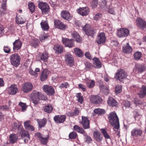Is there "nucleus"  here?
<instances>
[{
	"label": "nucleus",
	"mask_w": 146,
	"mask_h": 146,
	"mask_svg": "<svg viewBox=\"0 0 146 146\" xmlns=\"http://www.w3.org/2000/svg\"><path fill=\"white\" fill-rule=\"evenodd\" d=\"M82 120L80 122L83 128L84 129H89L90 128V121L87 117L82 116L81 117Z\"/></svg>",
	"instance_id": "obj_8"
},
{
	"label": "nucleus",
	"mask_w": 146,
	"mask_h": 146,
	"mask_svg": "<svg viewBox=\"0 0 146 146\" xmlns=\"http://www.w3.org/2000/svg\"><path fill=\"white\" fill-rule=\"evenodd\" d=\"M74 130L77 132L83 134L85 131L84 129L78 125H75L73 127Z\"/></svg>",
	"instance_id": "obj_37"
},
{
	"label": "nucleus",
	"mask_w": 146,
	"mask_h": 146,
	"mask_svg": "<svg viewBox=\"0 0 146 146\" xmlns=\"http://www.w3.org/2000/svg\"><path fill=\"white\" fill-rule=\"evenodd\" d=\"M102 132L106 139H110V135H108L106 130L104 129H101Z\"/></svg>",
	"instance_id": "obj_55"
},
{
	"label": "nucleus",
	"mask_w": 146,
	"mask_h": 146,
	"mask_svg": "<svg viewBox=\"0 0 146 146\" xmlns=\"http://www.w3.org/2000/svg\"><path fill=\"white\" fill-rule=\"evenodd\" d=\"M129 34V30L126 29L121 28L117 31V35L119 37L127 36Z\"/></svg>",
	"instance_id": "obj_16"
},
{
	"label": "nucleus",
	"mask_w": 146,
	"mask_h": 146,
	"mask_svg": "<svg viewBox=\"0 0 146 146\" xmlns=\"http://www.w3.org/2000/svg\"><path fill=\"white\" fill-rule=\"evenodd\" d=\"M54 24L56 28L60 30H64L67 28V26L58 19L54 20Z\"/></svg>",
	"instance_id": "obj_12"
},
{
	"label": "nucleus",
	"mask_w": 146,
	"mask_h": 146,
	"mask_svg": "<svg viewBox=\"0 0 146 146\" xmlns=\"http://www.w3.org/2000/svg\"><path fill=\"white\" fill-rule=\"evenodd\" d=\"M65 61L69 66H72L74 65V58L73 56L70 53H67L65 54Z\"/></svg>",
	"instance_id": "obj_7"
},
{
	"label": "nucleus",
	"mask_w": 146,
	"mask_h": 146,
	"mask_svg": "<svg viewBox=\"0 0 146 146\" xmlns=\"http://www.w3.org/2000/svg\"><path fill=\"white\" fill-rule=\"evenodd\" d=\"M145 69V67L143 64H137L135 65V71L138 73H141L144 72Z\"/></svg>",
	"instance_id": "obj_30"
},
{
	"label": "nucleus",
	"mask_w": 146,
	"mask_h": 146,
	"mask_svg": "<svg viewBox=\"0 0 146 146\" xmlns=\"http://www.w3.org/2000/svg\"><path fill=\"white\" fill-rule=\"evenodd\" d=\"M40 25L42 30L44 31H47L49 29V27L47 20H42L40 23Z\"/></svg>",
	"instance_id": "obj_28"
},
{
	"label": "nucleus",
	"mask_w": 146,
	"mask_h": 146,
	"mask_svg": "<svg viewBox=\"0 0 146 146\" xmlns=\"http://www.w3.org/2000/svg\"><path fill=\"white\" fill-rule=\"evenodd\" d=\"M21 123H19V125H18L17 123L16 122H14L13 123V124L12 125V129H13V130L14 131L17 128L19 130V129H20V128H21Z\"/></svg>",
	"instance_id": "obj_54"
},
{
	"label": "nucleus",
	"mask_w": 146,
	"mask_h": 146,
	"mask_svg": "<svg viewBox=\"0 0 146 146\" xmlns=\"http://www.w3.org/2000/svg\"><path fill=\"white\" fill-rule=\"evenodd\" d=\"M62 42L66 47L72 48L74 46V43L72 39H69L68 38H63Z\"/></svg>",
	"instance_id": "obj_18"
},
{
	"label": "nucleus",
	"mask_w": 146,
	"mask_h": 146,
	"mask_svg": "<svg viewBox=\"0 0 146 146\" xmlns=\"http://www.w3.org/2000/svg\"><path fill=\"white\" fill-rule=\"evenodd\" d=\"M107 104L108 106L112 107H117L119 105V103L113 97H109L108 99Z\"/></svg>",
	"instance_id": "obj_20"
},
{
	"label": "nucleus",
	"mask_w": 146,
	"mask_h": 146,
	"mask_svg": "<svg viewBox=\"0 0 146 146\" xmlns=\"http://www.w3.org/2000/svg\"><path fill=\"white\" fill-rule=\"evenodd\" d=\"M77 136L76 133L74 131L70 132L69 135V137L70 139H75Z\"/></svg>",
	"instance_id": "obj_52"
},
{
	"label": "nucleus",
	"mask_w": 146,
	"mask_h": 146,
	"mask_svg": "<svg viewBox=\"0 0 146 146\" xmlns=\"http://www.w3.org/2000/svg\"><path fill=\"white\" fill-rule=\"evenodd\" d=\"M84 136V142L89 144L91 143L92 141L91 138L87 135L85 131L83 134Z\"/></svg>",
	"instance_id": "obj_39"
},
{
	"label": "nucleus",
	"mask_w": 146,
	"mask_h": 146,
	"mask_svg": "<svg viewBox=\"0 0 146 146\" xmlns=\"http://www.w3.org/2000/svg\"><path fill=\"white\" fill-rule=\"evenodd\" d=\"M142 53L138 51H136L133 54L134 59L136 60H139L142 56Z\"/></svg>",
	"instance_id": "obj_41"
},
{
	"label": "nucleus",
	"mask_w": 146,
	"mask_h": 146,
	"mask_svg": "<svg viewBox=\"0 0 146 146\" xmlns=\"http://www.w3.org/2000/svg\"><path fill=\"white\" fill-rule=\"evenodd\" d=\"M53 49L55 51V53L57 54H60L63 52V48L62 46L58 44L54 45Z\"/></svg>",
	"instance_id": "obj_31"
},
{
	"label": "nucleus",
	"mask_w": 146,
	"mask_h": 146,
	"mask_svg": "<svg viewBox=\"0 0 146 146\" xmlns=\"http://www.w3.org/2000/svg\"><path fill=\"white\" fill-rule=\"evenodd\" d=\"M122 91L121 86L117 85L116 86L115 88V93L116 94L120 93Z\"/></svg>",
	"instance_id": "obj_56"
},
{
	"label": "nucleus",
	"mask_w": 146,
	"mask_h": 146,
	"mask_svg": "<svg viewBox=\"0 0 146 146\" xmlns=\"http://www.w3.org/2000/svg\"><path fill=\"white\" fill-rule=\"evenodd\" d=\"M106 39V37L105 33H101L98 35L96 42L99 44H104L105 42Z\"/></svg>",
	"instance_id": "obj_17"
},
{
	"label": "nucleus",
	"mask_w": 146,
	"mask_h": 146,
	"mask_svg": "<svg viewBox=\"0 0 146 146\" xmlns=\"http://www.w3.org/2000/svg\"><path fill=\"white\" fill-rule=\"evenodd\" d=\"M4 51L6 53H9L11 51V48L9 46H4L3 49Z\"/></svg>",
	"instance_id": "obj_60"
},
{
	"label": "nucleus",
	"mask_w": 146,
	"mask_h": 146,
	"mask_svg": "<svg viewBox=\"0 0 146 146\" xmlns=\"http://www.w3.org/2000/svg\"><path fill=\"white\" fill-rule=\"evenodd\" d=\"M22 42L19 39L16 40L13 43V50L15 52L19 50L21 48Z\"/></svg>",
	"instance_id": "obj_13"
},
{
	"label": "nucleus",
	"mask_w": 146,
	"mask_h": 146,
	"mask_svg": "<svg viewBox=\"0 0 146 146\" xmlns=\"http://www.w3.org/2000/svg\"><path fill=\"white\" fill-rule=\"evenodd\" d=\"M66 116L65 115H55L53 117V120L56 123H64L66 120Z\"/></svg>",
	"instance_id": "obj_10"
},
{
	"label": "nucleus",
	"mask_w": 146,
	"mask_h": 146,
	"mask_svg": "<svg viewBox=\"0 0 146 146\" xmlns=\"http://www.w3.org/2000/svg\"><path fill=\"white\" fill-rule=\"evenodd\" d=\"M40 43L39 40L36 38L34 39L32 43V45L35 48H36L38 45Z\"/></svg>",
	"instance_id": "obj_51"
},
{
	"label": "nucleus",
	"mask_w": 146,
	"mask_h": 146,
	"mask_svg": "<svg viewBox=\"0 0 146 146\" xmlns=\"http://www.w3.org/2000/svg\"><path fill=\"white\" fill-rule=\"evenodd\" d=\"M49 74V71L47 69L44 70L40 76V79L42 81L45 80L47 78Z\"/></svg>",
	"instance_id": "obj_29"
},
{
	"label": "nucleus",
	"mask_w": 146,
	"mask_h": 146,
	"mask_svg": "<svg viewBox=\"0 0 146 146\" xmlns=\"http://www.w3.org/2000/svg\"><path fill=\"white\" fill-rule=\"evenodd\" d=\"M95 82L94 80H89L86 82L87 86L89 88H93L95 85Z\"/></svg>",
	"instance_id": "obj_44"
},
{
	"label": "nucleus",
	"mask_w": 146,
	"mask_h": 146,
	"mask_svg": "<svg viewBox=\"0 0 146 146\" xmlns=\"http://www.w3.org/2000/svg\"><path fill=\"white\" fill-rule=\"evenodd\" d=\"M78 86L80 88L82 89L83 91L84 92L86 91V88L84 85H83L81 84H78Z\"/></svg>",
	"instance_id": "obj_64"
},
{
	"label": "nucleus",
	"mask_w": 146,
	"mask_h": 146,
	"mask_svg": "<svg viewBox=\"0 0 146 146\" xmlns=\"http://www.w3.org/2000/svg\"><path fill=\"white\" fill-rule=\"evenodd\" d=\"M108 118L110 124L117 129L119 127V119L115 111L111 112L108 115Z\"/></svg>",
	"instance_id": "obj_1"
},
{
	"label": "nucleus",
	"mask_w": 146,
	"mask_h": 146,
	"mask_svg": "<svg viewBox=\"0 0 146 146\" xmlns=\"http://www.w3.org/2000/svg\"><path fill=\"white\" fill-rule=\"evenodd\" d=\"M80 108L75 107L74 110L72 112H68L66 113L67 115L70 117H72L77 116L80 113Z\"/></svg>",
	"instance_id": "obj_25"
},
{
	"label": "nucleus",
	"mask_w": 146,
	"mask_h": 146,
	"mask_svg": "<svg viewBox=\"0 0 146 146\" xmlns=\"http://www.w3.org/2000/svg\"><path fill=\"white\" fill-rule=\"evenodd\" d=\"M107 2L106 0H102L100 3V8L101 9H105L106 7Z\"/></svg>",
	"instance_id": "obj_50"
},
{
	"label": "nucleus",
	"mask_w": 146,
	"mask_h": 146,
	"mask_svg": "<svg viewBox=\"0 0 146 146\" xmlns=\"http://www.w3.org/2000/svg\"><path fill=\"white\" fill-rule=\"evenodd\" d=\"M127 76V72L123 69H119L115 73L114 78L120 81L125 78Z\"/></svg>",
	"instance_id": "obj_3"
},
{
	"label": "nucleus",
	"mask_w": 146,
	"mask_h": 146,
	"mask_svg": "<svg viewBox=\"0 0 146 146\" xmlns=\"http://www.w3.org/2000/svg\"><path fill=\"white\" fill-rule=\"evenodd\" d=\"M15 21L16 23L18 25L22 24L24 23L25 21V20L23 19H15Z\"/></svg>",
	"instance_id": "obj_59"
},
{
	"label": "nucleus",
	"mask_w": 146,
	"mask_h": 146,
	"mask_svg": "<svg viewBox=\"0 0 146 146\" xmlns=\"http://www.w3.org/2000/svg\"><path fill=\"white\" fill-rule=\"evenodd\" d=\"M18 139V137L17 135L13 133L10 135L9 140L11 143H14L17 142Z\"/></svg>",
	"instance_id": "obj_35"
},
{
	"label": "nucleus",
	"mask_w": 146,
	"mask_h": 146,
	"mask_svg": "<svg viewBox=\"0 0 146 146\" xmlns=\"http://www.w3.org/2000/svg\"><path fill=\"white\" fill-rule=\"evenodd\" d=\"M93 136L95 140L98 142H100L102 140V135L98 131L94 132Z\"/></svg>",
	"instance_id": "obj_24"
},
{
	"label": "nucleus",
	"mask_w": 146,
	"mask_h": 146,
	"mask_svg": "<svg viewBox=\"0 0 146 146\" xmlns=\"http://www.w3.org/2000/svg\"><path fill=\"white\" fill-rule=\"evenodd\" d=\"M11 64L17 67L20 64L21 58L19 55L15 53L12 54L10 57Z\"/></svg>",
	"instance_id": "obj_4"
},
{
	"label": "nucleus",
	"mask_w": 146,
	"mask_h": 146,
	"mask_svg": "<svg viewBox=\"0 0 146 146\" xmlns=\"http://www.w3.org/2000/svg\"><path fill=\"white\" fill-rule=\"evenodd\" d=\"M49 56V55L48 52L44 51L42 53H41L40 55V59L44 62H45L47 61Z\"/></svg>",
	"instance_id": "obj_34"
},
{
	"label": "nucleus",
	"mask_w": 146,
	"mask_h": 146,
	"mask_svg": "<svg viewBox=\"0 0 146 146\" xmlns=\"http://www.w3.org/2000/svg\"><path fill=\"white\" fill-rule=\"evenodd\" d=\"M77 12L82 16H86L89 13V9L88 7H82L78 9Z\"/></svg>",
	"instance_id": "obj_21"
},
{
	"label": "nucleus",
	"mask_w": 146,
	"mask_h": 146,
	"mask_svg": "<svg viewBox=\"0 0 146 146\" xmlns=\"http://www.w3.org/2000/svg\"><path fill=\"white\" fill-rule=\"evenodd\" d=\"M38 7L41 10L43 15L48 14L50 11L49 6L46 2H39L38 4Z\"/></svg>",
	"instance_id": "obj_6"
},
{
	"label": "nucleus",
	"mask_w": 146,
	"mask_h": 146,
	"mask_svg": "<svg viewBox=\"0 0 146 146\" xmlns=\"http://www.w3.org/2000/svg\"><path fill=\"white\" fill-rule=\"evenodd\" d=\"M24 125L25 128L28 130L33 131L35 130V128L33 126L31 125V121L30 120H27L25 121Z\"/></svg>",
	"instance_id": "obj_27"
},
{
	"label": "nucleus",
	"mask_w": 146,
	"mask_h": 146,
	"mask_svg": "<svg viewBox=\"0 0 146 146\" xmlns=\"http://www.w3.org/2000/svg\"><path fill=\"white\" fill-rule=\"evenodd\" d=\"M29 8L30 11L32 13L35 10V7L34 4L32 2L28 4Z\"/></svg>",
	"instance_id": "obj_49"
},
{
	"label": "nucleus",
	"mask_w": 146,
	"mask_h": 146,
	"mask_svg": "<svg viewBox=\"0 0 146 146\" xmlns=\"http://www.w3.org/2000/svg\"><path fill=\"white\" fill-rule=\"evenodd\" d=\"M93 64L96 65L94 67L96 68H100L102 67V64L100 60L96 57L94 58L93 59Z\"/></svg>",
	"instance_id": "obj_32"
},
{
	"label": "nucleus",
	"mask_w": 146,
	"mask_h": 146,
	"mask_svg": "<svg viewBox=\"0 0 146 146\" xmlns=\"http://www.w3.org/2000/svg\"><path fill=\"white\" fill-rule=\"evenodd\" d=\"M33 88L32 84L29 82H26L22 86V91L25 93H27L30 92Z\"/></svg>",
	"instance_id": "obj_11"
},
{
	"label": "nucleus",
	"mask_w": 146,
	"mask_h": 146,
	"mask_svg": "<svg viewBox=\"0 0 146 146\" xmlns=\"http://www.w3.org/2000/svg\"><path fill=\"white\" fill-rule=\"evenodd\" d=\"M19 105L21 107L22 110L23 111L25 110L27 107V106L26 103H23L21 102H20Z\"/></svg>",
	"instance_id": "obj_58"
},
{
	"label": "nucleus",
	"mask_w": 146,
	"mask_h": 146,
	"mask_svg": "<svg viewBox=\"0 0 146 146\" xmlns=\"http://www.w3.org/2000/svg\"><path fill=\"white\" fill-rule=\"evenodd\" d=\"M9 94L11 95H15L18 91L17 86L15 84L11 85L9 88Z\"/></svg>",
	"instance_id": "obj_26"
},
{
	"label": "nucleus",
	"mask_w": 146,
	"mask_h": 146,
	"mask_svg": "<svg viewBox=\"0 0 146 146\" xmlns=\"http://www.w3.org/2000/svg\"><path fill=\"white\" fill-rule=\"evenodd\" d=\"M70 86V85L69 84L68 82H66L62 83L59 86V88L62 89L63 88H67Z\"/></svg>",
	"instance_id": "obj_53"
},
{
	"label": "nucleus",
	"mask_w": 146,
	"mask_h": 146,
	"mask_svg": "<svg viewBox=\"0 0 146 146\" xmlns=\"http://www.w3.org/2000/svg\"><path fill=\"white\" fill-rule=\"evenodd\" d=\"M49 138L48 135H47L45 138L43 137L39 140L40 142L43 145H46L47 143Z\"/></svg>",
	"instance_id": "obj_45"
},
{
	"label": "nucleus",
	"mask_w": 146,
	"mask_h": 146,
	"mask_svg": "<svg viewBox=\"0 0 146 146\" xmlns=\"http://www.w3.org/2000/svg\"><path fill=\"white\" fill-rule=\"evenodd\" d=\"M44 111L48 113H51L53 110V107L51 105L48 104L43 108Z\"/></svg>",
	"instance_id": "obj_38"
},
{
	"label": "nucleus",
	"mask_w": 146,
	"mask_h": 146,
	"mask_svg": "<svg viewBox=\"0 0 146 146\" xmlns=\"http://www.w3.org/2000/svg\"><path fill=\"white\" fill-rule=\"evenodd\" d=\"M38 125L39 127L41 128L44 127L46 123L47 120L45 118H43L42 119H40L37 120Z\"/></svg>",
	"instance_id": "obj_36"
},
{
	"label": "nucleus",
	"mask_w": 146,
	"mask_h": 146,
	"mask_svg": "<svg viewBox=\"0 0 146 146\" xmlns=\"http://www.w3.org/2000/svg\"><path fill=\"white\" fill-rule=\"evenodd\" d=\"M81 94L80 93L77 94L76 96L78 98V101L79 102L80 104H82L83 102L84 98L82 96H81Z\"/></svg>",
	"instance_id": "obj_46"
},
{
	"label": "nucleus",
	"mask_w": 146,
	"mask_h": 146,
	"mask_svg": "<svg viewBox=\"0 0 146 146\" xmlns=\"http://www.w3.org/2000/svg\"><path fill=\"white\" fill-rule=\"evenodd\" d=\"M142 133V130L139 129L134 128L131 131V136L133 137L141 136Z\"/></svg>",
	"instance_id": "obj_22"
},
{
	"label": "nucleus",
	"mask_w": 146,
	"mask_h": 146,
	"mask_svg": "<svg viewBox=\"0 0 146 146\" xmlns=\"http://www.w3.org/2000/svg\"><path fill=\"white\" fill-rule=\"evenodd\" d=\"M21 131L22 133L21 135V137L22 138L23 137H27L30 139L29 134L28 131L23 130V128H20Z\"/></svg>",
	"instance_id": "obj_43"
},
{
	"label": "nucleus",
	"mask_w": 146,
	"mask_h": 146,
	"mask_svg": "<svg viewBox=\"0 0 146 146\" xmlns=\"http://www.w3.org/2000/svg\"><path fill=\"white\" fill-rule=\"evenodd\" d=\"M29 73L31 75L37 76L38 74L34 71L31 69L29 70Z\"/></svg>",
	"instance_id": "obj_62"
},
{
	"label": "nucleus",
	"mask_w": 146,
	"mask_h": 146,
	"mask_svg": "<svg viewBox=\"0 0 146 146\" xmlns=\"http://www.w3.org/2000/svg\"><path fill=\"white\" fill-rule=\"evenodd\" d=\"M43 90L46 94L49 95H53L55 92L54 88L52 87L47 85H44L43 86Z\"/></svg>",
	"instance_id": "obj_14"
},
{
	"label": "nucleus",
	"mask_w": 146,
	"mask_h": 146,
	"mask_svg": "<svg viewBox=\"0 0 146 146\" xmlns=\"http://www.w3.org/2000/svg\"><path fill=\"white\" fill-rule=\"evenodd\" d=\"M137 95L140 98H143L146 96V85H142L140 88L139 92L137 93Z\"/></svg>",
	"instance_id": "obj_19"
},
{
	"label": "nucleus",
	"mask_w": 146,
	"mask_h": 146,
	"mask_svg": "<svg viewBox=\"0 0 146 146\" xmlns=\"http://www.w3.org/2000/svg\"><path fill=\"white\" fill-rule=\"evenodd\" d=\"M61 16L62 18H70L72 17V15L70 13L66 10L62 11L61 13Z\"/></svg>",
	"instance_id": "obj_33"
},
{
	"label": "nucleus",
	"mask_w": 146,
	"mask_h": 146,
	"mask_svg": "<svg viewBox=\"0 0 146 146\" xmlns=\"http://www.w3.org/2000/svg\"><path fill=\"white\" fill-rule=\"evenodd\" d=\"M98 0H92L90 2V5L93 9L95 8L98 5Z\"/></svg>",
	"instance_id": "obj_48"
},
{
	"label": "nucleus",
	"mask_w": 146,
	"mask_h": 146,
	"mask_svg": "<svg viewBox=\"0 0 146 146\" xmlns=\"http://www.w3.org/2000/svg\"><path fill=\"white\" fill-rule=\"evenodd\" d=\"M122 50L124 53L129 54L132 52L133 49L129 43H127L126 45L122 47Z\"/></svg>",
	"instance_id": "obj_23"
},
{
	"label": "nucleus",
	"mask_w": 146,
	"mask_h": 146,
	"mask_svg": "<svg viewBox=\"0 0 146 146\" xmlns=\"http://www.w3.org/2000/svg\"><path fill=\"white\" fill-rule=\"evenodd\" d=\"M89 99L91 103L95 105L101 104L103 101L102 98L98 95H91Z\"/></svg>",
	"instance_id": "obj_5"
},
{
	"label": "nucleus",
	"mask_w": 146,
	"mask_h": 146,
	"mask_svg": "<svg viewBox=\"0 0 146 146\" xmlns=\"http://www.w3.org/2000/svg\"><path fill=\"white\" fill-rule=\"evenodd\" d=\"M131 106L130 102L128 101H125L124 104V106L127 108H129Z\"/></svg>",
	"instance_id": "obj_63"
},
{
	"label": "nucleus",
	"mask_w": 146,
	"mask_h": 146,
	"mask_svg": "<svg viewBox=\"0 0 146 146\" xmlns=\"http://www.w3.org/2000/svg\"><path fill=\"white\" fill-rule=\"evenodd\" d=\"M85 69L86 70H89L92 69L94 68V66L92 64L89 62H86L85 63Z\"/></svg>",
	"instance_id": "obj_47"
},
{
	"label": "nucleus",
	"mask_w": 146,
	"mask_h": 146,
	"mask_svg": "<svg viewBox=\"0 0 146 146\" xmlns=\"http://www.w3.org/2000/svg\"><path fill=\"white\" fill-rule=\"evenodd\" d=\"M45 96L38 92L34 91L31 94V99L32 102L34 105H37L39 102L40 100H45Z\"/></svg>",
	"instance_id": "obj_2"
},
{
	"label": "nucleus",
	"mask_w": 146,
	"mask_h": 146,
	"mask_svg": "<svg viewBox=\"0 0 146 146\" xmlns=\"http://www.w3.org/2000/svg\"><path fill=\"white\" fill-rule=\"evenodd\" d=\"M74 51L75 54L79 57H82L83 56L84 53L79 48H75Z\"/></svg>",
	"instance_id": "obj_40"
},
{
	"label": "nucleus",
	"mask_w": 146,
	"mask_h": 146,
	"mask_svg": "<svg viewBox=\"0 0 146 146\" xmlns=\"http://www.w3.org/2000/svg\"><path fill=\"white\" fill-rule=\"evenodd\" d=\"M100 88V89L102 90L103 92L106 91L107 92H108V90L107 87L104 85H101Z\"/></svg>",
	"instance_id": "obj_61"
},
{
	"label": "nucleus",
	"mask_w": 146,
	"mask_h": 146,
	"mask_svg": "<svg viewBox=\"0 0 146 146\" xmlns=\"http://www.w3.org/2000/svg\"><path fill=\"white\" fill-rule=\"evenodd\" d=\"M137 26L141 29L146 30V22L143 19H137L136 20Z\"/></svg>",
	"instance_id": "obj_15"
},
{
	"label": "nucleus",
	"mask_w": 146,
	"mask_h": 146,
	"mask_svg": "<svg viewBox=\"0 0 146 146\" xmlns=\"http://www.w3.org/2000/svg\"><path fill=\"white\" fill-rule=\"evenodd\" d=\"M48 36L46 34L44 33L43 34L40 35V36L39 39L40 41L42 42L44 41L45 39L47 38Z\"/></svg>",
	"instance_id": "obj_57"
},
{
	"label": "nucleus",
	"mask_w": 146,
	"mask_h": 146,
	"mask_svg": "<svg viewBox=\"0 0 146 146\" xmlns=\"http://www.w3.org/2000/svg\"><path fill=\"white\" fill-rule=\"evenodd\" d=\"M83 29L86 34L88 36H92L96 33L95 30L92 28L90 25L88 24L85 25Z\"/></svg>",
	"instance_id": "obj_9"
},
{
	"label": "nucleus",
	"mask_w": 146,
	"mask_h": 146,
	"mask_svg": "<svg viewBox=\"0 0 146 146\" xmlns=\"http://www.w3.org/2000/svg\"><path fill=\"white\" fill-rule=\"evenodd\" d=\"M94 112L99 115H101L105 113V110L103 109L100 108L96 109L94 110Z\"/></svg>",
	"instance_id": "obj_42"
}]
</instances>
